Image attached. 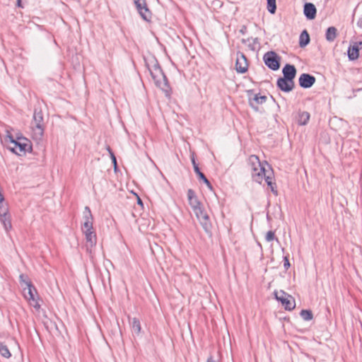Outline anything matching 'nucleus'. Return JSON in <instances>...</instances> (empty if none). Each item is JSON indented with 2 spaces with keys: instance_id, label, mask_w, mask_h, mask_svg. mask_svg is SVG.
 <instances>
[{
  "instance_id": "nucleus-1",
  "label": "nucleus",
  "mask_w": 362,
  "mask_h": 362,
  "mask_svg": "<svg viewBox=\"0 0 362 362\" xmlns=\"http://www.w3.org/2000/svg\"><path fill=\"white\" fill-rule=\"evenodd\" d=\"M152 63L153 65L151 67H150L148 64H146V66L153 80L154 81L156 86L165 93L166 96L170 95L171 88L167 76L164 74L157 59H153Z\"/></svg>"
},
{
  "instance_id": "nucleus-2",
  "label": "nucleus",
  "mask_w": 362,
  "mask_h": 362,
  "mask_svg": "<svg viewBox=\"0 0 362 362\" xmlns=\"http://www.w3.org/2000/svg\"><path fill=\"white\" fill-rule=\"evenodd\" d=\"M15 141V144L13 146L6 145V148L13 153L18 156H25L27 152L32 151V142L21 134H18L16 136Z\"/></svg>"
},
{
  "instance_id": "nucleus-3",
  "label": "nucleus",
  "mask_w": 362,
  "mask_h": 362,
  "mask_svg": "<svg viewBox=\"0 0 362 362\" xmlns=\"http://www.w3.org/2000/svg\"><path fill=\"white\" fill-rule=\"evenodd\" d=\"M31 126L35 132V134L40 139L44 134L45 128V123L44 122V117L41 108H35Z\"/></svg>"
},
{
  "instance_id": "nucleus-4",
  "label": "nucleus",
  "mask_w": 362,
  "mask_h": 362,
  "mask_svg": "<svg viewBox=\"0 0 362 362\" xmlns=\"http://www.w3.org/2000/svg\"><path fill=\"white\" fill-rule=\"evenodd\" d=\"M274 298L281 303L286 310L291 311L296 308V301L294 298L283 290L274 292Z\"/></svg>"
},
{
  "instance_id": "nucleus-5",
  "label": "nucleus",
  "mask_w": 362,
  "mask_h": 362,
  "mask_svg": "<svg viewBox=\"0 0 362 362\" xmlns=\"http://www.w3.org/2000/svg\"><path fill=\"white\" fill-rule=\"evenodd\" d=\"M23 290L25 298L28 300L30 305H32L35 308L39 309L40 308V305L38 303L40 297L38 296L37 289L33 283L26 285L25 287H23Z\"/></svg>"
},
{
  "instance_id": "nucleus-6",
  "label": "nucleus",
  "mask_w": 362,
  "mask_h": 362,
  "mask_svg": "<svg viewBox=\"0 0 362 362\" xmlns=\"http://www.w3.org/2000/svg\"><path fill=\"white\" fill-rule=\"evenodd\" d=\"M281 57L274 51L267 52L263 56L265 65L272 71H277L281 66Z\"/></svg>"
},
{
  "instance_id": "nucleus-7",
  "label": "nucleus",
  "mask_w": 362,
  "mask_h": 362,
  "mask_svg": "<svg viewBox=\"0 0 362 362\" xmlns=\"http://www.w3.org/2000/svg\"><path fill=\"white\" fill-rule=\"evenodd\" d=\"M247 94L250 107L256 112H261L259 106L267 102V97L266 95H261L259 93L254 94L253 90H247Z\"/></svg>"
},
{
  "instance_id": "nucleus-8",
  "label": "nucleus",
  "mask_w": 362,
  "mask_h": 362,
  "mask_svg": "<svg viewBox=\"0 0 362 362\" xmlns=\"http://www.w3.org/2000/svg\"><path fill=\"white\" fill-rule=\"evenodd\" d=\"M134 4L141 17L146 22H150L152 13L149 10L146 0H134Z\"/></svg>"
},
{
  "instance_id": "nucleus-9",
  "label": "nucleus",
  "mask_w": 362,
  "mask_h": 362,
  "mask_svg": "<svg viewBox=\"0 0 362 362\" xmlns=\"http://www.w3.org/2000/svg\"><path fill=\"white\" fill-rule=\"evenodd\" d=\"M235 70L239 74H245L248 70V64L245 55L238 52L235 62Z\"/></svg>"
},
{
  "instance_id": "nucleus-10",
  "label": "nucleus",
  "mask_w": 362,
  "mask_h": 362,
  "mask_svg": "<svg viewBox=\"0 0 362 362\" xmlns=\"http://www.w3.org/2000/svg\"><path fill=\"white\" fill-rule=\"evenodd\" d=\"M276 86L279 90L284 93H289L293 90L295 83L293 80L279 77L276 81Z\"/></svg>"
},
{
  "instance_id": "nucleus-11",
  "label": "nucleus",
  "mask_w": 362,
  "mask_h": 362,
  "mask_svg": "<svg viewBox=\"0 0 362 362\" xmlns=\"http://www.w3.org/2000/svg\"><path fill=\"white\" fill-rule=\"evenodd\" d=\"M316 78L314 76L303 73L298 78L299 86L305 89L311 88L315 83Z\"/></svg>"
},
{
  "instance_id": "nucleus-12",
  "label": "nucleus",
  "mask_w": 362,
  "mask_h": 362,
  "mask_svg": "<svg viewBox=\"0 0 362 362\" xmlns=\"http://www.w3.org/2000/svg\"><path fill=\"white\" fill-rule=\"evenodd\" d=\"M362 48V41L355 42L350 45L347 50V54L350 61H354L359 57V51Z\"/></svg>"
},
{
  "instance_id": "nucleus-13",
  "label": "nucleus",
  "mask_w": 362,
  "mask_h": 362,
  "mask_svg": "<svg viewBox=\"0 0 362 362\" xmlns=\"http://www.w3.org/2000/svg\"><path fill=\"white\" fill-rule=\"evenodd\" d=\"M303 14L308 20H313L317 16V8L313 3L305 2L303 5Z\"/></svg>"
},
{
  "instance_id": "nucleus-14",
  "label": "nucleus",
  "mask_w": 362,
  "mask_h": 362,
  "mask_svg": "<svg viewBox=\"0 0 362 362\" xmlns=\"http://www.w3.org/2000/svg\"><path fill=\"white\" fill-rule=\"evenodd\" d=\"M83 218L84 219V222L81 226V230L83 229H88L90 230L93 229V217L91 213V211L88 206H86L83 211Z\"/></svg>"
},
{
  "instance_id": "nucleus-15",
  "label": "nucleus",
  "mask_w": 362,
  "mask_h": 362,
  "mask_svg": "<svg viewBox=\"0 0 362 362\" xmlns=\"http://www.w3.org/2000/svg\"><path fill=\"white\" fill-rule=\"evenodd\" d=\"M282 77L294 81L297 74V70L294 65L286 64L282 69Z\"/></svg>"
},
{
  "instance_id": "nucleus-16",
  "label": "nucleus",
  "mask_w": 362,
  "mask_h": 362,
  "mask_svg": "<svg viewBox=\"0 0 362 362\" xmlns=\"http://www.w3.org/2000/svg\"><path fill=\"white\" fill-rule=\"evenodd\" d=\"M187 198L189 204L192 209H196L197 207L202 206V203L199 201L194 191L192 189H189L187 191Z\"/></svg>"
},
{
  "instance_id": "nucleus-17",
  "label": "nucleus",
  "mask_w": 362,
  "mask_h": 362,
  "mask_svg": "<svg viewBox=\"0 0 362 362\" xmlns=\"http://www.w3.org/2000/svg\"><path fill=\"white\" fill-rule=\"evenodd\" d=\"M201 226H202L205 233L209 236L212 235V224L210 221L209 216L208 215H204V217L200 218L199 220Z\"/></svg>"
},
{
  "instance_id": "nucleus-18",
  "label": "nucleus",
  "mask_w": 362,
  "mask_h": 362,
  "mask_svg": "<svg viewBox=\"0 0 362 362\" xmlns=\"http://www.w3.org/2000/svg\"><path fill=\"white\" fill-rule=\"evenodd\" d=\"M267 170L265 169L264 167H261L259 170L257 172H252V180L259 183L261 184L263 180H265V177L268 176L267 174Z\"/></svg>"
},
{
  "instance_id": "nucleus-19",
  "label": "nucleus",
  "mask_w": 362,
  "mask_h": 362,
  "mask_svg": "<svg viewBox=\"0 0 362 362\" xmlns=\"http://www.w3.org/2000/svg\"><path fill=\"white\" fill-rule=\"evenodd\" d=\"M86 250L89 254L92 253L93 247L95 246L97 243V236L95 233L90 235H86Z\"/></svg>"
},
{
  "instance_id": "nucleus-20",
  "label": "nucleus",
  "mask_w": 362,
  "mask_h": 362,
  "mask_svg": "<svg viewBox=\"0 0 362 362\" xmlns=\"http://www.w3.org/2000/svg\"><path fill=\"white\" fill-rule=\"evenodd\" d=\"M269 169L271 170V173L268 175V176H267L265 177V182L267 183V185H268V187H270L271 189V191L274 194V195H278V191L276 189V183L274 182H273V177L272 176V175H273V172H272V170L270 167V165H269Z\"/></svg>"
},
{
  "instance_id": "nucleus-21",
  "label": "nucleus",
  "mask_w": 362,
  "mask_h": 362,
  "mask_svg": "<svg viewBox=\"0 0 362 362\" xmlns=\"http://www.w3.org/2000/svg\"><path fill=\"white\" fill-rule=\"evenodd\" d=\"M310 42V37L307 30H303L299 37V47H305Z\"/></svg>"
},
{
  "instance_id": "nucleus-22",
  "label": "nucleus",
  "mask_w": 362,
  "mask_h": 362,
  "mask_svg": "<svg viewBox=\"0 0 362 362\" xmlns=\"http://www.w3.org/2000/svg\"><path fill=\"white\" fill-rule=\"evenodd\" d=\"M249 162L252 165V172H257L260 169L261 167H264L261 163L258 156L255 155H251L250 156Z\"/></svg>"
},
{
  "instance_id": "nucleus-23",
  "label": "nucleus",
  "mask_w": 362,
  "mask_h": 362,
  "mask_svg": "<svg viewBox=\"0 0 362 362\" xmlns=\"http://www.w3.org/2000/svg\"><path fill=\"white\" fill-rule=\"evenodd\" d=\"M337 28L333 26L329 27L327 29L326 33H325L326 40L328 42H333L335 40V38L337 37Z\"/></svg>"
},
{
  "instance_id": "nucleus-24",
  "label": "nucleus",
  "mask_w": 362,
  "mask_h": 362,
  "mask_svg": "<svg viewBox=\"0 0 362 362\" xmlns=\"http://www.w3.org/2000/svg\"><path fill=\"white\" fill-rule=\"evenodd\" d=\"M0 221L3 224L4 229L6 231H8L9 230L11 229L12 225H11V221L10 214L0 216Z\"/></svg>"
},
{
  "instance_id": "nucleus-25",
  "label": "nucleus",
  "mask_w": 362,
  "mask_h": 362,
  "mask_svg": "<svg viewBox=\"0 0 362 362\" xmlns=\"http://www.w3.org/2000/svg\"><path fill=\"white\" fill-rule=\"evenodd\" d=\"M310 119V114L306 111L299 112L298 123L300 125H305L308 122Z\"/></svg>"
},
{
  "instance_id": "nucleus-26",
  "label": "nucleus",
  "mask_w": 362,
  "mask_h": 362,
  "mask_svg": "<svg viewBox=\"0 0 362 362\" xmlns=\"http://www.w3.org/2000/svg\"><path fill=\"white\" fill-rule=\"evenodd\" d=\"M191 160L193 165L194 171L197 175L198 179L199 180L202 177H204L205 175L201 171L198 163L196 162L194 154H192L191 156Z\"/></svg>"
},
{
  "instance_id": "nucleus-27",
  "label": "nucleus",
  "mask_w": 362,
  "mask_h": 362,
  "mask_svg": "<svg viewBox=\"0 0 362 362\" xmlns=\"http://www.w3.org/2000/svg\"><path fill=\"white\" fill-rule=\"evenodd\" d=\"M130 324L133 332L136 334H139L141 329L139 320L136 317H134L132 318Z\"/></svg>"
},
{
  "instance_id": "nucleus-28",
  "label": "nucleus",
  "mask_w": 362,
  "mask_h": 362,
  "mask_svg": "<svg viewBox=\"0 0 362 362\" xmlns=\"http://www.w3.org/2000/svg\"><path fill=\"white\" fill-rule=\"evenodd\" d=\"M107 151H108V153L110 154V157L111 158L112 163L113 167H114V170H115V172H117V170H118V165H117V158H116L113 151L112 150V148L109 146L107 147Z\"/></svg>"
},
{
  "instance_id": "nucleus-29",
  "label": "nucleus",
  "mask_w": 362,
  "mask_h": 362,
  "mask_svg": "<svg viewBox=\"0 0 362 362\" xmlns=\"http://www.w3.org/2000/svg\"><path fill=\"white\" fill-rule=\"evenodd\" d=\"M300 316L305 321H310L313 319V314L311 310H302L300 313Z\"/></svg>"
},
{
  "instance_id": "nucleus-30",
  "label": "nucleus",
  "mask_w": 362,
  "mask_h": 362,
  "mask_svg": "<svg viewBox=\"0 0 362 362\" xmlns=\"http://www.w3.org/2000/svg\"><path fill=\"white\" fill-rule=\"evenodd\" d=\"M0 354L6 358H8L11 356V354L7 346L2 342H0Z\"/></svg>"
},
{
  "instance_id": "nucleus-31",
  "label": "nucleus",
  "mask_w": 362,
  "mask_h": 362,
  "mask_svg": "<svg viewBox=\"0 0 362 362\" xmlns=\"http://www.w3.org/2000/svg\"><path fill=\"white\" fill-rule=\"evenodd\" d=\"M250 40H252V44H249L248 45V47L249 48L252 50V51H255L256 49V47H255V45L256 44H259V39L257 37H255V38H247V39H242L241 42L243 44H246L247 42H249Z\"/></svg>"
},
{
  "instance_id": "nucleus-32",
  "label": "nucleus",
  "mask_w": 362,
  "mask_h": 362,
  "mask_svg": "<svg viewBox=\"0 0 362 362\" xmlns=\"http://www.w3.org/2000/svg\"><path fill=\"white\" fill-rule=\"evenodd\" d=\"M19 282L21 286V287L23 288V287H25L26 285L32 284L31 281L30 280L28 276L25 274H21L19 276Z\"/></svg>"
},
{
  "instance_id": "nucleus-33",
  "label": "nucleus",
  "mask_w": 362,
  "mask_h": 362,
  "mask_svg": "<svg viewBox=\"0 0 362 362\" xmlns=\"http://www.w3.org/2000/svg\"><path fill=\"white\" fill-rule=\"evenodd\" d=\"M267 1L268 11L272 14L275 13L276 11V0H267Z\"/></svg>"
},
{
  "instance_id": "nucleus-34",
  "label": "nucleus",
  "mask_w": 362,
  "mask_h": 362,
  "mask_svg": "<svg viewBox=\"0 0 362 362\" xmlns=\"http://www.w3.org/2000/svg\"><path fill=\"white\" fill-rule=\"evenodd\" d=\"M197 218H198V220H199L200 218H202V217H204V215H208L205 211H204V209L202 206L197 207L196 209H193Z\"/></svg>"
},
{
  "instance_id": "nucleus-35",
  "label": "nucleus",
  "mask_w": 362,
  "mask_h": 362,
  "mask_svg": "<svg viewBox=\"0 0 362 362\" xmlns=\"http://www.w3.org/2000/svg\"><path fill=\"white\" fill-rule=\"evenodd\" d=\"M7 214H9L8 205L4 203V201H1L0 202V216H6Z\"/></svg>"
},
{
  "instance_id": "nucleus-36",
  "label": "nucleus",
  "mask_w": 362,
  "mask_h": 362,
  "mask_svg": "<svg viewBox=\"0 0 362 362\" xmlns=\"http://www.w3.org/2000/svg\"><path fill=\"white\" fill-rule=\"evenodd\" d=\"M15 139L16 138L13 137L12 134L8 130H6V135L4 138V142L6 144L9 142L10 144H14L16 141Z\"/></svg>"
},
{
  "instance_id": "nucleus-37",
  "label": "nucleus",
  "mask_w": 362,
  "mask_h": 362,
  "mask_svg": "<svg viewBox=\"0 0 362 362\" xmlns=\"http://www.w3.org/2000/svg\"><path fill=\"white\" fill-rule=\"evenodd\" d=\"M275 239V233L272 230H269L265 236V240L267 242H272Z\"/></svg>"
},
{
  "instance_id": "nucleus-38",
  "label": "nucleus",
  "mask_w": 362,
  "mask_h": 362,
  "mask_svg": "<svg viewBox=\"0 0 362 362\" xmlns=\"http://www.w3.org/2000/svg\"><path fill=\"white\" fill-rule=\"evenodd\" d=\"M291 267V264L289 262L288 257L287 256L284 257V267L286 271H287Z\"/></svg>"
},
{
  "instance_id": "nucleus-39",
  "label": "nucleus",
  "mask_w": 362,
  "mask_h": 362,
  "mask_svg": "<svg viewBox=\"0 0 362 362\" xmlns=\"http://www.w3.org/2000/svg\"><path fill=\"white\" fill-rule=\"evenodd\" d=\"M83 234L86 235H90L92 233H94L95 231L93 230V229H90V230H88V229H83L82 230Z\"/></svg>"
},
{
  "instance_id": "nucleus-40",
  "label": "nucleus",
  "mask_w": 362,
  "mask_h": 362,
  "mask_svg": "<svg viewBox=\"0 0 362 362\" xmlns=\"http://www.w3.org/2000/svg\"><path fill=\"white\" fill-rule=\"evenodd\" d=\"M239 32H240L241 34H243V35L245 34V33H246V32H247V26H246V25H243V26L241 27V28L240 29Z\"/></svg>"
},
{
  "instance_id": "nucleus-41",
  "label": "nucleus",
  "mask_w": 362,
  "mask_h": 362,
  "mask_svg": "<svg viewBox=\"0 0 362 362\" xmlns=\"http://www.w3.org/2000/svg\"><path fill=\"white\" fill-rule=\"evenodd\" d=\"M16 6L18 8H23L22 5V0H16Z\"/></svg>"
},
{
  "instance_id": "nucleus-42",
  "label": "nucleus",
  "mask_w": 362,
  "mask_h": 362,
  "mask_svg": "<svg viewBox=\"0 0 362 362\" xmlns=\"http://www.w3.org/2000/svg\"><path fill=\"white\" fill-rule=\"evenodd\" d=\"M199 180L203 181L206 185L210 182L206 176H204V177L199 179Z\"/></svg>"
},
{
  "instance_id": "nucleus-43",
  "label": "nucleus",
  "mask_w": 362,
  "mask_h": 362,
  "mask_svg": "<svg viewBox=\"0 0 362 362\" xmlns=\"http://www.w3.org/2000/svg\"><path fill=\"white\" fill-rule=\"evenodd\" d=\"M206 362H216V361L214 359L212 356H210L209 357H208Z\"/></svg>"
},
{
  "instance_id": "nucleus-44",
  "label": "nucleus",
  "mask_w": 362,
  "mask_h": 362,
  "mask_svg": "<svg viewBox=\"0 0 362 362\" xmlns=\"http://www.w3.org/2000/svg\"><path fill=\"white\" fill-rule=\"evenodd\" d=\"M137 204L139 205L143 206V202L139 197H137Z\"/></svg>"
},
{
  "instance_id": "nucleus-45",
  "label": "nucleus",
  "mask_w": 362,
  "mask_h": 362,
  "mask_svg": "<svg viewBox=\"0 0 362 362\" xmlns=\"http://www.w3.org/2000/svg\"><path fill=\"white\" fill-rule=\"evenodd\" d=\"M207 186V187L210 189V190H213V186L211 184V182H209L207 185H206Z\"/></svg>"
},
{
  "instance_id": "nucleus-46",
  "label": "nucleus",
  "mask_w": 362,
  "mask_h": 362,
  "mask_svg": "<svg viewBox=\"0 0 362 362\" xmlns=\"http://www.w3.org/2000/svg\"><path fill=\"white\" fill-rule=\"evenodd\" d=\"M357 25L358 26H359L360 28H362V21L361 20H359L358 22H357Z\"/></svg>"
},
{
  "instance_id": "nucleus-47",
  "label": "nucleus",
  "mask_w": 362,
  "mask_h": 362,
  "mask_svg": "<svg viewBox=\"0 0 362 362\" xmlns=\"http://www.w3.org/2000/svg\"><path fill=\"white\" fill-rule=\"evenodd\" d=\"M271 98H272L274 101H275V99L274 98V97H273L272 95H271Z\"/></svg>"
}]
</instances>
